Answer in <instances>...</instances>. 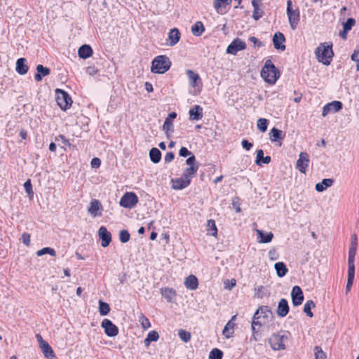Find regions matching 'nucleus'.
<instances>
[{
  "instance_id": "bf43d9fd",
  "label": "nucleus",
  "mask_w": 359,
  "mask_h": 359,
  "mask_svg": "<svg viewBox=\"0 0 359 359\" xmlns=\"http://www.w3.org/2000/svg\"><path fill=\"white\" fill-rule=\"evenodd\" d=\"M24 187H25V189L26 192L29 195L33 194L32 187V184H31V182L29 180L25 182Z\"/></svg>"
},
{
  "instance_id": "39448f33",
  "label": "nucleus",
  "mask_w": 359,
  "mask_h": 359,
  "mask_svg": "<svg viewBox=\"0 0 359 359\" xmlns=\"http://www.w3.org/2000/svg\"><path fill=\"white\" fill-rule=\"evenodd\" d=\"M55 100L58 106L62 110L69 109L72 104V100L69 94L62 89L55 90Z\"/></svg>"
},
{
  "instance_id": "393cba45",
  "label": "nucleus",
  "mask_w": 359,
  "mask_h": 359,
  "mask_svg": "<svg viewBox=\"0 0 359 359\" xmlns=\"http://www.w3.org/2000/svg\"><path fill=\"white\" fill-rule=\"evenodd\" d=\"M256 315L261 316L264 320L273 318V313L267 306H260L255 312Z\"/></svg>"
},
{
  "instance_id": "5701e85b",
  "label": "nucleus",
  "mask_w": 359,
  "mask_h": 359,
  "mask_svg": "<svg viewBox=\"0 0 359 359\" xmlns=\"http://www.w3.org/2000/svg\"><path fill=\"white\" fill-rule=\"evenodd\" d=\"M356 242H351L348 251V269H355L354 260L356 254Z\"/></svg>"
},
{
  "instance_id": "49530a36",
  "label": "nucleus",
  "mask_w": 359,
  "mask_h": 359,
  "mask_svg": "<svg viewBox=\"0 0 359 359\" xmlns=\"http://www.w3.org/2000/svg\"><path fill=\"white\" fill-rule=\"evenodd\" d=\"M139 322L143 329L146 330L151 327L150 321L143 313H140L139 316Z\"/></svg>"
},
{
  "instance_id": "864d4df0",
  "label": "nucleus",
  "mask_w": 359,
  "mask_h": 359,
  "mask_svg": "<svg viewBox=\"0 0 359 359\" xmlns=\"http://www.w3.org/2000/svg\"><path fill=\"white\" fill-rule=\"evenodd\" d=\"M231 2V0H215L214 6L215 9L219 11V9L222 6V5H229Z\"/></svg>"
},
{
  "instance_id": "338daca9",
  "label": "nucleus",
  "mask_w": 359,
  "mask_h": 359,
  "mask_svg": "<svg viewBox=\"0 0 359 359\" xmlns=\"http://www.w3.org/2000/svg\"><path fill=\"white\" fill-rule=\"evenodd\" d=\"M241 144L242 147L247 151H249L252 147V144L248 142L247 140H242Z\"/></svg>"
},
{
  "instance_id": "aec40b11",
  "label": "nucleus",
  "mask_w": 359,
  "mask_h": 359,
  "mask_svg": "<svg viewBox=\"0 0 359 359\" xmlns=\"http://www.w3.org/2000/svg\"><path fill=\"white\" fill-rule=\"evenodd\" d=\"M290 308L288 302L285 299H281L278 305L276 313L278 316L283 318L286 316L289 312Z\"/></svg>"
},
{
  "instance_id": "c756f323",
  "label": "nucleus",
  "mask_w": 359,
  "mask_h": 359,
  "mask_svg": "<svg viewBox=\"0 0 359 359\" xmlns=\"http://www.w3.org/2000/svg\"><path fill=\"white\" fill-rule=\"evenodd\" d=\"M184 285L187 289L194 290L198 285V279L195 276L189 275L186 278Z\"/></svg>"
},
{
  "instance_id": "4468645a",
  "label": "nucleus",
  "mask_w": 359,
  "mask_h": 359,
  "mask_svg": "<svg viewBox=\"0 0 359 359\" xmlns=\"http://www.w3.org/2000/svg\"><path fill=\"white\" fill-rule=\"evenodd\" d=\"M269 135V139L272 142L277 143L279 147L282 145V141L285 137V134L282 130L276 128H273Z\"/></svg>"
},
{
  "instance_id": "37998d69",
  "label": "nucleus",
  "mask_w": 359,
  "mask_h": 359,
  "mask_svg": "<svg viewBox=\"0 0 359 359\" xmlns=\"http://www.w3.org/2000/svg\"><path fill=\"white\" fill-rule=\"evenodd\" d=\"M316 306L313 300H308L304 306V312L309 316L313 317V314L311 312V309L314 308Z\"/></svg>"
},
{
  "instance_id": "6e6552de",
  "label": "nucleus",
  "mask_w": 359,
  "mask_h": 359,
  "mask_svg": "<svg viewBox=\"0 0 359 359\" xmlns=\"http://www.w3.org/2000/svg\"><path fill=\"white\" fill-rule=\"evenodd\" d=\"M309 156L306 152H301L297 161L296 168L302 173L305 174L309 164Z\"/></svg>"
},
{
  "instance_id": "9d476101",
  "label": "nucleus",
  "mask_w": 359,
  "mask_h": 359,
  "mask_svg": "<svg viewBox=\"0 0 359 359\" xmlns=\"http://www.w3.org/2000/svg\"><path fill=\"white\" fill-rule=\"evenodd\" d=\"M342 107V103L337 100L327 103L323 108L322 116L325 117L330 113H336L340 111Z\"/></svg>"
},
{
  "instance_id": "4be33fe9",
  "label": "nucleus",
  "mask_w": 359,
  "mask_h": 359,
  "mask_svg": "<svg viewBox=\"0 0 359 359\" xmlns=\"http://www.w3.org/2000/svg\"><path fill=\"white\" fill-rule=\"evenodd\" d=\"M180 36L181 34L178 29L173 28L170 29V31L168 33V39L167 43L170 46H174L179 42Z\"/></svg>"
},
{
  "instance_id": "79ce46f5",
  "label": "nucleus",
  "mask_w": 359,
  "mask_h": 359,
  "mask_svg": "<svg viewBox=\"0 0 359 359\" xmlns=\"http://www.w3.org/2000/svg\"><path fill=\"white\" fill-rule=\"evenodd\" d=\"M110 311V306L109 304L102 302V300L99 301V312L101 316H106Z\"/></svg>"
},
{
  "instance_id": "13d9d810",
  "label": "nucleus",
  "mask_w": 359,
  "mask_h": 359,
  "mask_svg": "<svg viewBox=\"0 0 359 359\" xmlns=\"http://www.w3.org/2000/svg\"><path fill=\"white\" fill-rule=\"evenodd\" d=\"M55 140H61L65 146L71 147V143L63 135H59L57 137H55Z\"/></svg>"
},
{
  "instance_id": "bb28decb",
  "label": "nucleus",
  "mask_w": 359,
  "mask_h": 359,
  "mask_svg": "<svg viewBox=\"0 0 359 359\" xmlns=\"http://www.w3.org/2000/svg\"><path fill=\"white\" fill-rule=\"evenodd\" d=\"M256 233L258 236V239H259L258 241L260 243H270L273 238V234L271 232L264 233L263 232V231L259 230V229H256Z\"/></svg>"
},
{
  "instance_id": "f704fd0d",
  "label": "nucleus",
  "mask_w": 359,
  "mask_h": 359,
  "mask_svg": "<svg viewBox=\"0 0 359 359\" xmlns=\"http://www.w3.org/2000/svg\"><path fill=\"white\" fill-rule=\"evenodd\" d=\"M271 157L269 156H264V151L262 149L257 151V157L255 163L258 165H261L262 163L269 164L271 162Z\"/></svg>"
},
{
  "instance_id": "a211bd4d",
  "label": "nucleus",
  "mask_w": 359,
  "mask_h": 359,
  "mask_svg": "<svg viewBox=\"0 0 359 359\" xmlns=\"http://www.w3.org/2000/svg\"><path fill=\"white\" fill-rule=\"evenodd\" d=\"M285 41V38L283 33L276 32L273 35V43L274 48L278 50H285V46L284 45V42Z\"/></svg>"
},
{
  "instance_id": "ddd939ff",
  "label": "nucleus",
  "mask_w": 359,
  "mask_h": 359,
  "mask_svg": "<svg viewBox=\"0 0 359 359\" xmlns=\"http://www.w3.org/2000/svg\"><path fill=\"white\" fill-rule=\"evenodd\" d=\"M266 320H264L262 318L261 316L256 315L255 313L253 316V319L251 325L252 330V338L257 341L256 334L259 332L260 327L266 323Z\"/></svg>"
},
{
  "instance_id": "dca6fc26",
  "label": "nucleus",
  "mask_w": 359,
  "mask_h": 359,
  "mask_svg": "<svg viewBox=\"0 0 359 359\" xmlns=\"http://www.w3.org/2000/svg\"><path fill=\"white\" fill-rule=\"evenodd\" d=\"M98 234L102 240L101 245L104 248L107 247L111 241V233L107 231L106 227L102 226L99 229Z\"/></svg>"
},
{
  "instance_id": "2f4dec72",
  "label": "nucleus",
  "mask_w": 359,
  "mask_h": 359,
  "mask_svg": "<svg viewBox=\"0 0 359 359\" xmlns=\"http://www.w3.org/2000/svg\"><path fill=\"white\" fill-rule=\"evenodd\" d=\"M15 69L20 75H24L27 72L28 66L26 65V60L25 58H20L17 60Z\"/></svg>"
},
{
  "instance_id": "412c9836",
  "label": "nucleus",
  "mask_w": 359,
  "mask_h": 359,
  "mask_svg": "<svg viewBox=\"0 0 359 359\" xmlns=\"http://www.w3.org/2000/svg\"><path fill=\"white\" fill-rule=\"evenodd\" d=\"M189 120L198 121L203 118V108L200 105H195L189 111Z\"/></svg>"
},
{
  "instance_id": "f8f14e48",
  "label": "nucleus",
  "mask_w": 359,
  "mask_h": 359,
  "mask_svg": "<svg viewBox=\"0 0 359 359\" xmlns=\"http://www.w3.org/2000/svg\"><path fill=\"white\" fill-rule=\"evenodd\" d=\"M292 304L294 306H299L304 301L303 292L299 286H294L291 292Z\"/></svg>"
},
{
  "instance_id": "f03ea898",
  "label": "nucleus",
  "mask_w": 359,
  "mask_h": 359,
  "mask_svg": "<svg viewBox=\"0 0 359 359\" xmlns=\"http://www.w3.org/2000/svg\"><path fill=\"white\" fill-rule=\"evenodd\" d=\"M261 76L271 84L274 83L279 77V72L270 60L266 61L262 71Z\"/></svg>"
},
{
  "instance_id": "8fccbe9b",
  "label": "nucleus",
  "mask_w": 359,
  "mask_h": 359,
  "mask_svg": "<svg viewBox=\"0 0 359 359\" xmlns=\"http://www.w3.org/2000/svg\"><path fill=\"white\" fill-rule=\"evenodd\" d=\"M223 352L219 348H213L209 354V359H222Z\"/></svg>"
},
{
  "instance_id": "7ed1b4c3",
  "label": "nucleus",
  "mask_w": 359,
  "mask_h": 359,
  "mask_svg": "<svg viewBox=\"0 0 359 359\" xmlns=\"http://www.w3.org/2000/svg\"><path fill=\"white\" fill-rule=\"evenodd\" d=\"M171 62L165 55H158L156 57L151 66V71L155 74H164L170 67Z\"/></svg>"
},
{
  "instance_id": "e2e57ef3",
  "label": "nucleus",
  "mask_w": 359,
  "mask_h": 359,
  "mask_svg": "<svg viewBox=\"0 0 359 359\" xmlns=\"http://www.w3.org/2000/svg\"><path fill=\"white\" fill-rule=\"evenodd\" d=\"M175 158V155L173 152L169 151L166 153V154L164 156V161L165 163H170Z\"/></svg>"
},
{
  "instance_id": "c85d7f7f",
  "label": "nucleus",
  "mask_w": 359,
  "mask_h": 359,
  "mask_svg": "<svg viewBox=\"0 0 359 359\" xmlns=\"http://www.w3.org/2000/svg\"><path fill=\"white\" fill-rule=\"evenodd\" d=\"M186 74L189 78V83L192 87H196L198 83H201V79L197 73H195L191 69H187Z\"/></svg>"
},
{
  "instance_id": "a878e982",
  "label": "nucleus",
  "mask_w": 359,
  "mask_h": 359,
  "mask_svg": "<svg viewBox=\"0 0 359 359\" xmlns=\"http://www.w3.org/2000/svg\"><path fill=\"white\" fill-rule=\"evenodd\" d=\"M334 180L331 178L323 179L320 182L317 183L315 189L318 192H323L334 184Z\"/></svg>"
},
{
  "instance_id": "5fc2aeb1",
  "label": "nucleus",
  "mask_w": 359,
  "mask_h": 359,
  "mask_svg": "<svg viewBox=\"0 0 359 359\" xmlns=\"http://www.w3.org/2000/svg\"><path fill=\"white\" fill-rule=\"evenodd\" d=\"M355 22L353 18H348L346 22L344 24V32H347L351 30L352 27L355 25Z\"/></svg>"
},
{
  "instance_id": "a18cd8bd",
  "label": "nucleus",
  "mask_w": 359,
  "mask_h": 359,
  "mask_svg": "<svg viewBox=\"0 0 359 359\" xmlns=\"http://www.w3.org/2000/svg\"><path fill=\"white\" fill-rule=\"evenodd\" d=\"M178 336L181 340L185 343L189 341L191 339V333L183 329L178 330Z\"/></svg>"
},
{
  "instance_id": "58836bf2",
  "label": "nucleus",
  "mask_w": 359,
  "mask_h": 359,
  "mask_svg": "<svg viewBox=\"0 0 359 359\" xmlns=\"http://www.w3.org/2000/svg\"><path fill=\"white\" fill-rule=\"evenodd\" d=\"M198 169V166H189V168H187L183 173V177H185V179L189 180L191 181V178L194 177V175L196 173L197 170Z\"/></svg>"
},
{
  "instance_id": "4d7b16f0",
  "label": "nucleus",
  "mask_w": 359,
  "mask_h": 359,
  "mask_svg": "<svg viewBox=\"0 0 359 359\" xmlns=\"http://www.w3.org/2000/svg\"><path fill=\"white\" fill-rule=\"evenodd\" d=\"M359 55V50H355L351 55V60L356 62V70L359 71V59L358 55Z\"/></svg>"
},
{
  "instance_id": "de8ad7c7",
  "label": "nucleus",
  "mask_w": 359,
  "mask_h": 359,
  "mask_svg": "<svg viewBox=\"0 0 359 359\" xmlns=\"http://www.w3.org/2000/svg\"><path fill=\"white\" fill-rule=\"evenodd\" d=\"M257 126L261 132L264 133L267 130L268 120L264 118H260L257 120Z\"/></svg>"
},
{
  "instance_id": "3c124183",
  "label": "nucleus",
  "mask_w": 359,
  "mask_h": 359,
  "mask_svg": "<svg viewBox=\"0 0 359 359\" xmlns=\"http://www.w3.org/2000/svg\"><path fill=\"white\" fill-rule=\"evenodd\" d=\"M314 359H325L326 358V354L322 350V348L320 346H315L314 347Z\"/></svg>"
},
{
  "instance_id": "6e6d98bb",
  "label": "nucleus",
  "mask_w": 359,
  "mask_h": 359,
  "mask_svg": "<svg viewBox=\"0 0 359 359\" xmlns=\"http://www.w3.org/2000/svg\"><path fill=\"white\" fill-rule=\"evenodd\" d=\"M172 129V122L171 120L165 119L163 125V130L168 133L169 130H171Z\"/></svg>"
},
{
  "instance_id": "0eeeda50",
  "label": "nucleus",
  "mask_w": 359,
  "mask_h": 359,
  "mask_svg": "<svg viewBox=\"0 0 359 359\" xmlns=\"http://www.w3.org/2000/svg\"><path fill=\"white\" fill-rule=\"evenodd\" d=\"M137 203L138 197L135 193L126 192L121 198L119 205L121 207L132 209L137 205Z\"/></svg>"
},
{
  "instance_id": "9b49d317",
  "label": "nucleus",
  "mask_w": 359,
  "mask_h": 359,
  "mask_svg": "<svg viewBox=\"0 0 359 359\" xmlns=\"http://www.w3.org/2000/svg\"><path fill=\"white\" fill-rule=\"evenodd\" d=\"M246 47L245 43L239 39H234L227 47L226 53L229 54L236 55L238 51L245 49Z\"/></svg>"
},
{
  "instance_id": "423d86ee",
  "label": "nucleus",
  "mask_w": 359,
  "mask_h": 359,
  "mask_svg": "<svg viewBox=\"0 0 359 359\" xmlns=\"http://www.w3.org/2000/svg\"><path fill=\"white\" fill-rule=\"evenodd\" d=\"M287 15L291 29H296L299 22V11L292 9L291 0L287 1Z\"/></svg>"
},
{
  "instance_id": "6ab92c4d",
  "label": "nucleus",
  "mask_w": 359,
  "mask_h": 359,
  "mask_svg": "<svg viewBox=\"0 0 359 359\" xmlns=\"http://www.w3.org/2000/svg\"><path fill=\"white\" fill-rule=\"evenodd\" d=\"M252 5L254 8L252 18L255 20H258L264 14L263 10L260 8L262 5V0H252Z\"/></svg>"
},
{
  "instance_id": "69168bd1",
  "label": "nucleus",
  "mask_w": 359,
  "mask_h": 359,
  "mask_svg": "<svg viewBox=\"0 0 359 359\" xmlns=\"http://www.w3.org/2000/svg\"><path fill=\"white\" fill-rule=\"evenodd\" d=\"M90 164L92 168H97L100 166L101 161L98 158H93L91 161Z\"/></svg>"
},
{
  "instance_id": "c03bdc74",
  "label": "nucleus",
  "mask_w": 359,
  "mask_h": 359,
  "mask_svg": "<svg viewBox=\"0 0 359 359\" xmlns=\"http://www.w3.org/2000/svg\"><path fill=\"white\" fill-rule=\"evenodd\" d=\"M159 338V334L156 331H151L149 332L147 338L144 340L145 344L147 346L151 341H156Z\"/></svg>"
},
{
  "instance_id": "a19ab883",
  "label": "nucleus",
  "mask_w": 359,
  "mask_h": 359,
  "mask_svg": "<svg viewBox=\"0 0 359 359\" xmlns=\"http://www.w3.org/2000/svg\"><path fill=\"white\" fill-rule=\"evenodd\" d=\"M208 233L212 236H216L217 234V229L216 227L215 222L213 219H209L208 220Z\"/></svg>"
},
{
  "instance_id": "b1692460",
  "label": "nucleus",
  "mask_w": 359,
  "mask_h": 359,
  "mask_svg": "<svg viewBox=\"0 0 359 359\" xmlns=\"http://www.w3.org/2000/svg\"><path fill=\"white\" fill-rule=\"evenodd\" d=\"M172 188L174 189H182L186 188L190 184L191 181L187 179H185L184 177H182L175 180H172Z\"/></svg>"
},
{
  "instance_id": "09e8293b",
  "label": "nucleus",
  "mask_w": 359,
  "mask_h": 359,
  "mask_svg": "<svg viewBox=\"0 0 359 359\" xmlns=\"http://www.w3.org/2000/svg\"><path fill=\"white\" fill-rule=\"evenodd\" d=\"M46 254H49L51 256H55L56 255V252L55 251V250L53 248H49V247H46V248H43L39 250H38L36 252V255L38 256H42L43 255H46Z\"/></svg>"
},
{
  "instance_id": "052dcab7",
  "label": "nucleus",
  "mask_w": 359,
  "mask_h": 359,
  "mask_svg": "<svg viewBox=\"0 0 359 359\" xmlns=\"http://www.w3.org/2000/svg\"><path fill=\"white\" fill-rule=\"evenodd\" d=\"M269 257L271 260H276L278 259L279 255L276 250L271 249L269 252Z\"/></svg>"
},
{
  "instance_id": "603ef678",
  "label": "nucleus",
  "mask_w": 359,
  "mask_h": 359,
  "mask_svg": "<svg viewBox=\"0 0 359 359\" xmlns=\"http://www.w3.org/2000/svg\"><path fill=\"white\" fill-rule=\"evenodd\" d=\"M130 235L127 230H121L119 232V239L121 243H127L129 241Z\"/></svg>"
},
{
  "instance_id": "1a4fd4ad",
  "label": "nucleus",
  "mask_w": 359,
  "mask_h": 359,
  "mask_svg": "<svg viewBox=\"0 0 359 359\" xmlns=\"http://www.w3.org/2000/svg\"><path fill=\"white\" fill-rule=\"evenodd\" d=\"M101 327L108 337H116L118 334V327L109 319H104L101 323Z\"/></svg>"
},
{
  "instance_id": "4c0bfd02",
  "label": "nucleus",
  "mask_w": 359,
  "mask_h": 359,
  "mask_svg": "<svg viewBox=\"0 0 359 359\" xmlns=\"http://www.w3.org/2000/svg\"><path fill=\"white\" fill-rule=\"evenodd\" d=\"M149 157L154 163H158L161 159V153L157 148H152L149 151Z\"/></svg>"
},
{
  "instance_id": "774afa93",
  "label": "nucleus",
  "mask_w": 359,
  "mask_h": 359,
  "mask_svg": "<svg viewBox=\"0 0 359 359\" xmlns=\"http://www.w3.org/2000/svg\"><path fill=\"white\" fill-rule=\"evenodd\" d=\"M195 161H196V158L194 155H191V156H189L187 161H186V163L189 165V166H195L194 165V163H195Z\"/></svg>"
},
{
  "instance_id": "20e7f679",
  "label": "nucleus",
  "mask_w": 359,
  "mask_h": 359,
  "mask_svg": "<svg viewBox=\"0 0 359 359\" xmlns=\"http://www.w3.org/2000/svg\"><path fill=\"white\" fill-rule=\"evenodd\" d=\"M287 340V335L283 331H280L273 334L269 339V342L273 350L280 351L286 348L285 343Z\"/></svg>"
},
{
  "instance_id": "0e129e2a",
  "label": "nucleus",
  "mask_w": 359,
  "mask_h": 359,
  "mask_svg": "<svg viewBox=\"0 0 359 359\" xmlns=\"http://www.w3.org/2000/svg\"><path fill=\"white\" fill-rule=\"evenodd\" d=\"M22 243L25 245H29V243H30V236H29V234L27 233H24L22 235Z\"/></svg>"
},
{
  "instance_id": "cd10ccee",
  "label": "nucleus",
  "mask_w": 359,
  "mask_h": 359,
  "mask_svg": "<svg viewBox=\"0 0 359 359\" xmlns=\"http://www.w3.org/2000/svg\"><path fill=\"white\" fill-rule=\"evenodd\" d=\"M236 318V316H233L231 318V320H229L226 324V325L224 326V330L222 331L223 334L227 339H229V338H230V337H231L233 336V330H234V327H235V323H233L232 321L233 320H235Z\"/></svg>"
},
{
  "instance_id": "7c9ffc66",
  "label": "nucleus",
  "mask_w": 359,
  "mask_h": 359,
  "mask_svg": "<svg viewBox=\"0 0 359 359\" xmlns=\"http://www.w3.org/2000/svg\"><path fill=\"white\" fill-rule=\"evenodd\" d=\"M78 54L81 58L87 59L92 55L93 50L89 45L85 44L79 48Z\"/></svg>"
},
{
  "instance_id": "c9c22d12",
  "label": "nucleus",
  "mask_w": 359,
  "mask_h": 359,
  "mask_svg": "<svg viewBox=\"0 0 359 359\" xmlns=\"http://www.w3.org/2000/svg\"><path fill=\"white\" fill-rule=\"evenodd\" d=\"M191 33L196 36H200L205 31V27L201 21H197L191 29Z\"/></svg>"
},
{
  "instance_id": "ea45409f",
  "label": "nucleus",
  "mask_w": 359,
  "mask_h": 359,
  "mask_svg": "<svg viewBox=\"0 0 359 359\" xmlns=\"http://www.w3.org/2000/svg\"><path fill=\"white\" fill-rule=\"evenodd\" d=\"M355 276V269H348V278L346 286V291L348 292L353 285V279Z\"/></svg>"
},
{
  "instance_id": "680f3d73",
  "label": "nucleus",
  "mask_w": 359,
  "mask_h": 359,
  "mask_svg": "<svg viewBox=\"0 0 359 359\" xmlns=\"http://www.w3.org/2000/svg\"><path fill=\"white\" fill-rule=\"evenodd\" d=\"M179 154L180 156L187 157L188 156H190L191 154V152L189 151L186 147H182L180 149Z\"/></svg>"
},
{
  "instance_id": "f257e3e1",
  "label": "nucleus",
  "mask_w": 359,
  "mask_h": 359,
  "mask_svg": "<svg viewBox=\"0 0 359 359\" xmlns=\"http://www.w3.org/2000/svg\"><path fill=\"white\" fill-rule=\"evenodd\" d=\"M315 54L320 62L329 65L334 55L332 45L327 43H320L316 49Z\"/></svg>"
},
{
  "instance_id": "473e14b6",
  "label": "nucleus",
  "mask_w": 359,
  "mask_h": 359,
  "mask_svg": "<svg viewBox=\"0 0 359 359\" xmlns=\"http://www.w3.org/2000/svg\"><path fill=\"white\" fill-rule=\"evenodd\" d=\"M41 349L46 358L48 359H56V355L52 349L51 346L48 344H43L42 346H41Z\"/></svg>"
},
{
  "instance_id": "72a5a7b5",
  "label": "nucleus",
  "mask_w": 359,
  "mask_h": 359,
  "mask_svg": "<svg viewBox=\"0 0 359 359\" xmlns=\"http://www.w3.org/2000/svg\"><path fill=\"white\" fill-rule=\"evenodd\" d=\"M37 73L35 74V79L37 81L42 80L43 76H48L50 74V69L48 67H43L42 65L36 66Z\"/></svg>"
},
{
  "instance_id": "f3484780",
  "label": "nucleus",
  "mask_w": 359,
  "mask_h": 359,
  "mask_svg": "<svg viewBox=\"0 0 359 359\" xmlns=\"http://www.w3.org/2000/svg\"><path fill=\"white\" fill-rule=\"evenodd\" d=\"M102 210V206L100 203V202L97 199H93L90 201V207L88 208V212L93 216V217H97L100 216L102 215L100 210Z\"/></svg>"
},
{
  "instance_id": "2eb2a0df",
  "label": "nucleus",
  "mask_w": 359,
  "mask_h": 359,
  "mask_svg": "<svg viewBox=\"0 0 359 359\" xmlns=\"http://www.w3.org/2000/svg\"><path fill=\"white\" fill-rule=\"evenodd\" d=\"M160 293L168 303L174 302L177 296V292L172 287H162L160 289Z\"/></svg>"
},
{
  "instance_id": "e433bc0d",
  "label": "nucleus",
  "mask_w": 359,
  "mask_h": 359,
  "mask_svg": "<svg viewBox=\"0 0 359 359\" xmlns=\"http://www.w3.org/2000/svg\"><path fill=\"white\" fill-rule=\"evenodd\" d=\"M274 268L276 269L277 276L280 278L285 276L288 271L286 265L282 262L276 263Z\"/></svg>"
}]
</instances>
